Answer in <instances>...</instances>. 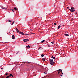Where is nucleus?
Segmentation results:
<instances>
[{"label": "nucleus", "instance_id": "21", "mask_svg": "<svg viewBox=\"0 0 78 78\" xmlns=\"http://www.w3.org/2000/svg\"><path fill=\"white\" fill-rule=\"evenodd\" d=\"M14 23V21H13L12 22V24H11V25H12Z\"/></svg>", "mask_w": 78, "mask_h": 78}, {"label": "nucleus", "instance_id": "2", "mask_svg": "<svg viewBox=\"0 0 78 78\" xmlns=\"http://www.w3.org/2000/svg\"><path fill=\"white\" fill-rule=\"evenodd\" d=\"M70 11L71 12H75V9L74 7H71V9H70Z\"/></svg>", "mask_w": 78, "mask_h": 78}, {"label": "nucleus", "instance_id": "27", "mask_svg": "<svg viewBox=\"0 0 78 78\" xmlns=\"http://www.w3.org/2000/svg\"><path fill=\"white\" fill-rule=\"evenodd\" d=\"M19 53L18 52H17V53H16V54H18Z\"/></svg>", "mask_w": 78, "mask_h": 78}, {"label": "nucleus", "instance_id": "5", "mask_svg": "<svg viewBox=\"0 0 78 78\" xmlns=\"http://www.w3.org/2000/svg\"><path fill=\"white\" fill-rule=\"evenodd\" d=\"M23 41L25 42H27L28 41H29V40L28 39H24Z\"/></svg>", "mask_w": 78, "mask_h": 78}, {"label": "nucleus", "instance_id": "1", "mask_svg": "<svg viewBox=\"0 0 78 78\" xmlns=\"http://www.w3.org/2000/svg\"><path fill=\"white\" fill-rule=\"evenodd\" d=\"M49 60L50 61L51 64L52 65H53V64L54 63L53 60V59H49Z\"/></svg>", "mask_w": 78, "mask_h": 78}, {"label": "nucleus", "instance_id": "33", "mask_svg": "<svg viewBox=\"0 0 78 78\" xmlns=\"http://www.w3.org/2000/svg\"><path fill=\"white\" fill-rule=\"evenodd\" d=\"M48 47H50V46L49 45H48Z\"/></svg>", "mask_w": 78, "mask_h": 78}, {"label": "nucleus", "instance_id": "16", "mask_svg": "<svg viewBox=\"0 0 78 78\" xmlns=\"http://www.w3.org/2000/svg\"><path fill=\"white\" fill-rule=\"evenodd\" d=\"M42 60L44 61H45V58H42Z\"/></svg>", "mask_w": 78, "mask_h": 78}, {"label": "nucleus", "instance_id": "36", "mask_svg": "<svg viewBox=\"0 0 78 78\" xmlns=\"http://www.w3.org/2000/svg\"><path fill=\"white\" fill-rule=\"evenodd\" d=\"M4 78L3 77H2V78Z\"/></svg>", "mask_w": 78, "mask_h": 78}, {"label": "nucleus", "instance_id": "34", "mask_svg": "<svg viewBox=\"0 0 78 78\" xmlns=\"http://www.w3.org/2000/svg\"><path fill=\"white\" fill-rule=\"evenodd\" d=\"M30 31H32V30L30 29Z\"/></svg>", "mask_w": 78, "mask_h": 78}, {"label": "nucleus", "instance_id": "25", "mask_svg": "<svg viewBox=\"0 0 78 78\" xmlns=\"http://www.w3.org/2000/svg\"><path fill=\"white\" fill-rule=\"evenodd\" d=\"M51 43L52 44H53L54 43L53 42H51Z\"/></svg>", "mask_w": 78, "mask_h": 78}, {"label": "nucleus", "instance_id": "24", "mask_svg": "<svg viewBox=\"0 0 78 78\" xmlns=\"http://www.w3.org/2000/svg\"><path fill=\"white\" fill-rule=\"evenodd\" d=\"M44 73H45V74H47V72H45Z\"/></svg>", "mask_w": 78, "mask_h": 78}, {"label": "nucleus", "instance_id": "10", "mask_svg": "<svg viewBox=\"0 0 78 78\" xmlns=\"http://www.w3.org/2000/svg\"><path fill=\"white\" fill-rule=\"evenodd\" d=\"M61 26L60 25H59L57 27L58 29H59Z\"/></svg>", "mask_w": 78, "mask_h": 78}, {"label": "nucleus", "instance_id": "17", "mask_svg": "<svg viewBox=\"0 0 78 78\" xmlns=\"http://www.w3.org/2000/svg\"><path fill=\"white\" fill-rule=\"evenodd\" d=\"M14 10H17V9L16 8V7H14Z\"/></svg>", "mask_w": 78, "mask_h": 78}, {"label": "nucleus", "instance_id": "14", "mask_svg": "<svg viewBox=\"0 0 78 78\" xmlns=\"http://www.w3.org/2000/svg\"><path fill=\"white\" fill-rule=\"evenodd\" d=\"M51 58H52L53 59H55V57L53 56H52L51 57Z\"/></svg>", "mask_w": 78, "mask_h": 78}, {"label": "nucleus", "instance_id": "15", "mask_svg": "<svg viewBox=\"0 0 78 78\" xmlns=\"http://www.w3.org/2000/svg\"><path fill=\"white\" fill-rule=\"evenodd\" d=\"M9 77H11V76H12V77H13V75H12V74H10L9 75Z\"/></svg>", "mask_w": 78, "mask_h": 78}, {"label": "nucleus", "instance_id": "32", "mask_svg": "<svg viewBox=\"0 0 78 78\" xmlns=\"http://www.w3.org/2000/svg\"><path fill=\"white\" fill-rule=\"evenodd\" d=\"M76 14H77V12H76Z\"/></svg>", "mask_w": 78, "mask_h": 78}, {"label": "nucleus", "instance_id": "3", "mask_svg": "<svg viewBox=\"0 0 78 78\" xmlns=\"http://www.w3.org/2000/svg\"><path fill=\"white\" fill-rule=\"evenodd\" d=\"M19 34H20L22 35H25L26 34H24L23 32L19 31Z\"/></svg>", "mask_w": 78, "mask_h": 78}, {"label": "nucleus", "instance_id": "19", "mask_svg": "<svg viewBox=\"0 0 78 78\" xmlns=\"http://www.w3.org/2000/svg\"><path fill=\"white\" fill-rule=\"evenodd\" d=\"M10 76H9V75L7 77H6V78H9L10 77Z\"/></svg>", "mask_w": 78, "mask_h": 78}, {"label": "nucleus", "instance_id": "6", "mask_svg": "<svg viewBox=\"0 0 78 78\" xmlns=\"http://www.w3.org/2000/svg\"><path fill=\"white\" fill-rule=\"evenodd\" d=\"M1 8L2 9H5V10L7 9L6 8H5V7H1Z\"/></svg>", "mask_w": 78, "mask_h": 78}, {"label": "nucleus", "instance_id": "35", "mask_svg": "<svg viewBox=\"0 0 78 78\" xmlns=\"http://www.w3.org/2000/svg\"><path fill=\"white\" fill-rule=\"evenodd\" d=\"M10 22H12V20H10Z\"/></svg>", "mask_w": 78, "mask_h": 78}, {"label": "nucleus", "instance_id": "12", "mask_svg": "<svg viewBox=\"0 0 78 78\" xmlns=\"http://www.w3.org/2000/svg\"><path fill=\"white\" fill-rule=\"evenodd\" d=\"M65 35L66 36H69V34H65Z\"/></svg>", "mask_w": 78, "mask_h": 78}, {"label": "nucleus", "instance_id": "28", "mask_svg": "<svg viewBox=\"0 0 78 78\" xmlns=\"http://www.w3.org/2000/svg\"><path fill=\"white\" fill-rule=\"evenodd\" d=\"M58 74H59L60 73V72H58Z\"/></svg>", "mask_w": 78, "mask_h": 78}, {"label": "nucleus", "instance_id": "20", "mask_svg": "<svg viewBox=\"0 0 78 78\" xmlns=\"http://www.w3.org/2000/svg\"><path fill=\"white\" fill-rule=\"evenodd\" d=\"M12 12H14L15 11L14 9H12Z\"/></svg>", "mask_w": 78, "mask_h": 78}, {"label": "nucleus", "instance_id": "23", "mask_svg": "<svg viewBox=\"0 0 78 78\" xmlns=\"http://www.w3.org/2000/svg\"><path fill=\"white\" fill-rule=\"evenodd\" d=\"M45 41L44 40H43L42 41H41V43H43Z\"/></svg>", "mask_w": 78, "mask_h": 78}, {"label": "nucleus", "instance_id": "4", "mask_svg": "<svg viewBox=\"0 0 78 78\" xmlns=\"http://www.w3.org/2000/svg\"><path fill=\"white\" fill-rule=\"evenodd\" d=\"M58 71L60 72L61 73H62V75H61L60 76H62L63 75V73L62 72V70L61 69L59 70H58Z\"/></svg>", "mask_w": 78, "mask_h": 78}, {"label": "nucleus", "instance_id": "8", "mask_svg": "<svg viewBox=\"0 0 78 78\" xmlns=\"http://www.w3.org/2000/svg\"><path fill=\"white\" fill-rule=\"evenodd\" d=\"M16 31L17 32V33H19V31L18 30V29L16 28Z\"/></svg>", "mask_w": 78, "mask_h": 78}, {"label": "nucleus", "instance_id": "18", "mask_svg": "<svg viewBox=\"0 0 78 78\" xmlns=\"http://www.w3.org/2000/svg\"><path fill=\"white\" fill-rule=\"evenodd\" d=\"M44 55L43 54L41 55V57H44Z\"/></svg>", "mask_w": 78, "mask_h": 78}, {"label": "nucleus", "instance_id": "29", "mask_svg": "<svg viewBox=\"0 0 78 78\" xmlns=\"http://www.w3.org/2000/svg\"><path fill=\"white\" fill-rule=\"evenodd\" d=\"M8 73L5 74V75H8Z\"/></svg>", "mask_w": 78, "mask_h": 78}, {"label": "nucleus", "instance_id": "13", "mask_svg": "<svg viewBox=\"0 0 78 78\" xmlns=\"http://www.w3.org/2000/svg\"><path fill=\"white\" fill-rule=\"evenodd\" d=\"M15 38V37L14 35H12V39H14Z\"/></svg>", "mask_w": 78, "mask_h": 78}, {"label": "nucleus", "instance_id": "9", "mask_svg": "<svg viewBox=\"0 0 78 78\" xmlns=\"http://www.w3.org/2000/svg\"><path fill=\"white\" fill-rule=\"evenodd\" d=\"M32 34H33V33L26 34H25V35L27 36V35H31Z\"/></svg>", "mask_w": 78, "mask_h": 78}, {"label": "nucleus", "instance_id": "30", "mask_svg": "<svg viewBox=\"0 0 78 78\" xmlns=\"http://www.w3.org/2000/svg\"><path fill=\"white\" fill-rule=\"evenodd\" d=\"M8 22H10V20H9L8 21Z\"/></svg>", "mask_w": 78, "mask_h": 78}, {"label": "nucleus", "instance_id": "22", "mask_svg": "<svg viewBox=\"0 0 78 78\" xmlns=\"http://www.w3.org/2000/svg\"><path fill=\"white\" fill-rule=\"evenodd\" d=\"M57 25V23H54V25Z\"/></svg>", "mask_w": 78, "mask_h": 78}, {"label": "nucleus", "instance_id": "37", "mask_svg": "<svg viewBox=\"0 0 78 78\" xmlns=\"http://www.w3.org/2000/svg\"><path fill=\"white\" fill-rule=\"evenodd\" d=\"M0 38H1V37H0Z\"/></svg>", "mask_w": 78, "mask_h": 78}, {"label": "nucleus", "instance_id": "31", "mask_svg": "<svg viewBox=\"0 0 78 78\" xmlns=\"http://www.w3.org/2000/svg\"><path fill=\"white\" fill-rule=\"evenodd\" d=\"M1 69H3V68H1Z\"/></svg>", "mask_w": 78, "mask_h": 78}, {"label": "nucleus", "instance_id": "11", "mask_svg": "<svg viewBox=\"0 0 78 78\" xmlns=\"http://www.w3.org/2000/svg\"><path fill=\"white\" fill-rule=\"evenodd\" d=\"M30 46L29 45L26 46V48H30Z\"/></svg>", "mask_w": 78, "mask_h": 78}, {"label": "nucleus", "instance_id": "7", "mask_svg": "<svg viewBox=\"0 0 78 78\" xmlns=\"http://www.w3.org/2000/svg\"><path fill=\"white\" fill-rule=\"evenodd\" d=\"M38 48L40 49V50H42L43 48L41 47H39Z\"/></svg>", "mask_w": 78, "mask_h": 78}, {"label": "nucleus", "instance_id": "26", "mask_svg": "<svg viewBox=\"0 0 78 78\" xmlns=\"http://www.w3.org/2000/svg\"><path fill=\"white\" fill-rule=\"evenodd\" d=\"M67 9H69V7H67Z\"/></svg>", "mask_w": 78, "mask_h": 78}]
</instances>
